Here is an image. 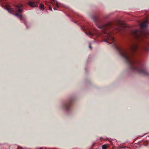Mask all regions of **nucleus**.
Returning <instances> with one entry per match:
<instances>
[{
	"instance_id": "obj_1",
	"label": "nucleus",
	"mask_w": 149,
	"mask_h": 149,
	"mask_svg": "<svg viewBox=\"0 0 149 149\" xmlns=\"http://www.w3.org/2000/svg\"><path fill=\"white\" fill-rule=\"evenodd\" d=\"M22 5H17L16 7L14 8H13L11 7H9L7 8L8 11L10 13L14 14L15 13L18 12L21 13L22 11V10L20 8Z\"/></svg>"
},
{
	"instance_id": "obj_2",
	"label": "nucleus",
	"mask_w": 149,
	"mask_h": 149,
	"mask_svg": "<svg viewBox=\"0 0 149 149\" xmlns=\"http://www.w3.org/2000/svg\"><path fill=\"white\" fill-rule=\"evenodd\" d=\"M111 25V23H109L104 25L99 26L98 27L102 29V31L104 33H106L107 32H106V30L109 29L110 28Z\"/></svg>"
},
{
	"instance_id": "obj_3",
	"label": "nucleus",
	"mask_w": 149,
	"mask_h": 149,
	"mask_svg": "<svg viewBox=\"0 0 149 149\" xmlns=\"http://www.w3.org/2000/svg\"><path fill=\"white\" fill-rule=\"evenodd\" d=\"M121 55L122 56L126 59L129 60V55L127 51L125 49H123L121 51Z\"/></svg>"
},
{
	"instance_id": "obj_4",
	"label": "nucleus",
	"mask_w": 149,
	"mask_h": 149,
	"mask_svg": "<svg viewBox=\"0 0 149 149\" xmlns=\"http://www.w3.org/2000/svg\"><path fill=\"white\" fill-rule=\"evenodd\" d=\"M107 38L108 42L110 44L112 43L114 41L113 37L111 33H108L107 35Z\"/></svg>"
},
{
	"instance_id": "obj_5",
	"label": "nucleus",
	"mask_w": 149,
	"mask_h": 149,
	"mask_svg": "<svg viewBox=\"0 0 149 149\" xmlns=\"http://www.w3.org/2000/svg\"><path fill=\"white\" fill-rule=\"evenodd\" d=\"M134 32V36L136 38H140L141 37V36L143 34V33H141L140 35H139L138 34L140 33V32L137 30H135Z\"/></svg>"
},
{
	"instance_id": "obj_6",
	"label": "nucleus",
	"mask_w": 149,
	"mask_h": 149,
	"mask_svg": "<svg viewBox=\"0 0 149 149\" xmlns=\"http://www.w3.org/2000/svg\"><path fill=\"white\" fill-rule=\"evenodd\" d=\"M29 6L31 7H36L38 6V4L35 2H31L29 3Z\"/></svg>"
},
{
	"instance_id": "obj_7",
	"label": "nucleus",
	"mask_w": 149,
	"mask_h": 149,
	"mask_svg": "<svg viewBox=\"0 0 149 149\" xmlns=\"http://www.w3.org/2000/svg\"><path fill=\"white\" fill-rule=\"evenodd\" d=\"M137 48V46L136 44L133 45L131 47V50L132 51H134Z\"/></svg>"
},
{
	"instance_id": "obj_8",
	"label": "nucleus",
	"mask_w": 149,
	"mask_h": 149,
	"mask_svg": "<svg viewBox=\"0 0 149 149\" xmlns=\"http://www.w3.org/2000/svg\"><path fill=\"white\" fill-rule=\"evenodd\" d=\"M140 27L142 28H144L146 26V22H144L140 24Z\"/></svg>"
},
{
	"instance_id": "obj_9",
	"label": "nucleus",
	"mask_w": 149,
	"mask_h": 149,
	"mask_svg": "<svg viewBox=\"0 0 149 149\" xmlns=\"http://www.w3.org/2000/svg\"><path fill=\"white\" fill-rule=\"evenodd\" d=\"M15 15L16 16L19 17L20 20L22 19V16L21 15H19L18 13H15Z\"/></svg>"
},
{
	"instance_id": "obj_10",
	"label": "nucleus",
	"mask_w": 149,
	"mask_h": 149,
	"mask_svg": "<svg viewBox=\"0 0 149 149\" xmlns=\"http://www.w3.org/2000/svg\"><path fill=\"white\" fill-rule=\"evenodd\" d=\"M117 24L120 26H123L124 24V23L123 22L119 21L118 22Z\"/></svg>"
},
{
	"instance_id": "obj_11",
	"label": "nucleus",
	"mask_w": 149,
	"mask_h": 149,
	"mask_svg": "<svg viewBox=\"0 0 149 149\" xmlns=\"http://www.w3.org/2000/svg\"><path fill=\"white\" fill-rule=\"evenodd\" d=\"M40 7L42 9H43L44 8V6L42 4H40Z\"/></svg>"
},
{
	"instance_id": "obj_12",
	"label": "nucleus",
	"mask_w": 149,
	"mask_h": 149,
	"mask_svg": "<svg viewBox=\"0 0 149 149\" xmlns=\"http://www.w3.org/2000/svg\"><path fill=\"white\" fill-rule=\"evenodd\" d=\"M102 149H107V144H105L102 146Z\"/></svg>"
},
{
	"instance_id": "obj_13",
	"label": "nucleus",
	"mask_w": 149,
	"mask_h": 149,
	"mask_svg": "<svg viewBox=\"0 0 149 149\" xmlns=\"http://www.w3.org/2000/svg\"><path fill=\"white\" fill-rule=\"evenodd\" d=\"M89 34L91 36H93V35H94L95 33H92L91 32H90L89 33Z\"/></svg>"
},
{
	"instance_id": "obj_14",
	"label": "nucleus",
	"mask_w": 149,
	"mask_h": 149,
	"mask_svg": "<svg viewBox=\"0 0 149 149\" xmlns=\"http://www.w3.org/2000/svg\"><path fill=\"white\" fill-rule=\"evenodd\" d=\"M53 1L52 2V3L53 4L55 2L56 0H52Z\"/></svg>"
},
{
	"instance_id": "obj_15",
	"label": "nucleus",
	"mask_w": 149,
	"mask_h": 149,
	"mask_svg": "<svg viewBox=\"0 0 149 149\" xmlns=\"http://www.w3.org/2000/svg\"><path fill=\"white\" fill-rule=\"evenodd\" d=\"M49 10H51V11H52V9L51 6H49Z\"/></svg>"
},
{
	"instance_id": "obj_16",
	"label": "nucleus",
	"mask_w": 149,
	"mask_h": 149,
	"mask_svg": "<svg viewBox=\"0 0 149 149\" xmlns=\"http://www.w3.org/2000/svg\"><path fill=\"white\" fill-rule=\"evenodd\" d=\"M89 48H90V49H91V45H89Z\"/></svg>"
},
{
	"instance_id": "obj_17",
	"label": "nucleus",
	"mask_w": 149,
	"mask_h": 149,
	"mask_svg": "<svg viewBox=\"0 0 149 149\" xmlns=\"http://www.w3.org/2000/svg\"><path fill=\"white\" fill-rule=\"evenodd\" d=\"M22 148L21 147H18L17 148V149H21Z\"/></svg>"
},
{
	"instance_id": "obj_18",
	"label": "nucleus",
	"mask_w": 149,
	"mask_h": 149,
	"mask_svg": "<svg viewBox=\"0 0 149 149\" xmlns=\"http://www.w3.org/2000/svg\"><path fill=\"white\" fill-rule=\"evenodd\" d=\"M116 29L118 30H119V29Z\"/></svg>"
},
{
	"instance_id": "obj_19",
	"label": "nucleus",
	"mask_w": 149,
	"mask_h": 149,
	"mask_svg": "<svg viewBox=\"0 0 149 149\" xmlns=\"http://www.w3.org/2000/svg\"><path fill=\"white\" fill-rule=\"evenodd\" d=\"M39 149H42V148H40Z\"/></svg>"
},
{
	"instance_id": "obj_20",
	"label": "nucleus",
	"mask_w": 149,
	"mask_h": 149,
	"mask_svg": "<svg viewBox=\"0 0 149 149\" xmlns=\"http://www.w3.org/2000/svg\"><path fill=\"white\" fill-rule=\"evenodd\" d=\"M54 10H55V8H54Z\"/></svg>"
}]
</instances>
